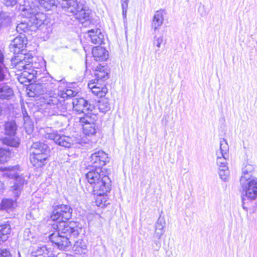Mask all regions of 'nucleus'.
<instances>
[{
  "label": "nucleus",
  "instance_id": "obj_13",
  "mask_svg": "<svg viewBox=\"0 0 257 257\" xmlns=\"http://www.w3.org/2000/svg\"><path fill=\"white\" fill-rule=\"evenodd\" d=\"M72 104L74 110L78 113H84V116L95 114V112H93V109H95L94 106L88 103V101L82 97L74 98Z\"/></svg>",
  "mask_w": 257,
  "mask_h": 257
},
{
  "label": "nucleus",
  "instance_id": "obj_16",
  "mask_svg": "<svg viewBox=\"0 0 257 257\" xmlns=\"http://www.w3.org/2000/svg\"><path fill=\"white\" fill-rule=\"evenodd\" d=\"M88 87L94 95L99 97L104 96L108 90L104 84H101L97 81L90 82L88 84Z\"/></svg>",
  "mask_w": 257,
  "mask_h": 257
},
{
  "label": "nucleus",
  "instance_id": "obj_3",
  "mask_svg": "<svg viewBox=\"0 0 257 257\" xmlns=\"http://www.w3.org/2000/svg\"><path fill=\"white\" fill-rule=\"evenodd\" d=\"M86 179L88 183L86 188L90 193H106L111 190V181L100 167L89 171L86 174Z\"/></svg>",
  "mask_w": 257,
  "mask_h": 257
},
{
  "label": "nucleus",
  "instance_id": "obj_25",
  "mask_svg": "<svg viewBox=\"0 0 257 257\" xmlns=\"http://www.w3.org/2000/svg\"><path fill=\"white\" fill-rule=\"evenodd\" d=\"M11 229L10 224L0 223V244L8 239Z\"/></svg>",
  "mask_w": 257,
  "mask_h": 257
},
{
  "label": "nucleus",
  "instance_id": "obj_33",
  "mask_svg": "<svg viewBox=\"0 0 257 257\" xmlns=\"http://www.w3.org/2000/svg\"><path fill=\"white\" fill-rule=\"evenodd\" d=\"M163 42V36L162 35H158V32L155 33L153 44L154 46H157L158 48V49L156 50V52L159 50V48H160L161 45Z\"/></svg>",
  "mask_w": 257,
  "mask_h": 257
},
{
  "label": "nucleus",
  "instance_id": "obj_32",
  "mask_svg": "<svg viewBox=\"0 0 257 257\" xmlns=\"http://www.w3.org/2000/svg\"><path fill=\"white\" fill-rule=\"evenodd\" d=\"M24 239L26 240H29L31 242L35 243V234L32 232L30 228H26L24 231L23 233Z\"/></svg>",
  "mask_w": 257,
  "mask_h": 257
},
{
  "label": "nucleus",
  "instance_id": "obj_11",
  "mask_svg": "<svg viewBox=\"0 0 257 257\" xmlns=\"http://www.w3.org/2000/svg\"><path fill=\"white\" fill-rule=\"evenodd\" d=\"M40 133L41 134L46 133L45 135L46 139L52 140L56 144L62 147L69 148L73 144L72 138L65 135L61 136L55 132H51L49 128H42L40 130Z\"/></svg>",
  "mask_w": 257,
  "mask_h": 257
},
{
  "label": "nucleus",
  "instance_id": "obj_34",
  "mask_svg": "<svg viewBox=\"0 0 257 257\" xmlns=\"http://www.w3.org/2000/svg\"><path fill=\"white\" fill-rule=\"evenodd\" d=\"M218 173L221 179L224 181H226L229 175V171L228 167L219 168Z\"/></svg>",
  "mask_w": 257,
  "mask_h": 257
},
{
  "label": "nucleus",
  "instance_id": "obj_17",
  "mask_svg": "<svg viewBox=\"0 0 257 257\" xmlns=\"http://www.w3.org/2000/svg\"><path fill=\"white\" fill-rule=\"evenodd\" d=\"M166 12L164 10H160L155 13L152 23V27L154 29V33L159 32V29L163 23L164 16Z\"/></svg>",
  "mask_w": 257,
  "mask_h": 257
},
{
  "label": "nucleus",
  "instance_id": "obj_38",
  "mask_svg": "<svg viewBox=\"0 0 257 257\" xmlns=\"http://www.w3.org/2000/svg\"><path fill=\"white\" fill-rule=\"evenodd\" d=\"M228 157H224L220 158L219 157L217 159L216 163L219 168L227 167L226 165V160Z\"/></svg>",
  "mask_w": 257,
  "mask_h": 257
},
{
  "label": "nucleus",
  "instance_id": "obj_20",
  "mask_svg": "<svg viewBox=\"0 0 257 257\" xmlns=\"http://www.w3.org/2000/svg\"><path fill=\"white\" fill-rule=\"evenodd\" d=\"M92 54L95 61H105L108 57V51L102 47L98 46L93 48Z\"/></svg>",
  "mask_w": 257,
  "mask_h": 257
},
{
  "label": "nucleus",
  "instance_id": "obj_46",
  "mask_svg": "<svg viewBox=\"0 0 257 257\" xmlns=\"http://www.w3.org/2000/svg\"><path fill=\"white\" fill-rule=\"evenodd\" d=\"M5 186L4 184L0 181V194H2L4 191Z\"/></svg>",
  "mask_w": 257,
  "mask_h": 257
},
{
  "label": "nucleus",
  "instance_id": "obj_7",
  "mask_svg": "<svg viewBox=\"0 0 257 257\" xmlns=\"http://www.w3.org/2000/svg\"><path fill=\"white\" fill-rule=\"evenodd\" d=\"M22 59L17 56L12 60V63L19 71H23L22 75L28 80L34 79L38 76L39 71L31 68V63L33 58L29 56H23Z\"/></svg>",
  "mask_w": 257,
  "mask_h": 257
},
{
  "label": "nucleus",
  "instance_id": "obj_47",
  "mask_svg": "<svg viewBox=\"0 0 257 257\" xmlns=\"http://www.w3.org/2000/svg\"><path fill=\"white\" fill-rule=\"evenodd\" d=\"M204 6H200V7H199V8H198V11H199V12H200L201 10H204Z\"/></svg>",
  "mask_w": 257,
  "mask_h": 257
},
{
  "label": "nucleus",
  "instance_id": "obj_22",
  "mask_svg": "<svg viewBox=\"0 0 257 257\" xmlns=\"http://www.w3.org/2000/svg\"><path fill=\"white\" fill-rule=\"evenodd\" d=\"M166 221L164 217H160L155 224V237L160 239L165 232Z\"/></svg>",
  "mask_w": 257,
  "mask_h": 257
},
{
  "label": "nucleus",
  "instance_id": "obj_40",
  "mask_svg": "<svg viewBox=\"0 0 257 257\" xmlns=\"http://www.w3.org/2000/svg\"><path fill=\"white\" fill-rule=\"evenodd\" d=\"M129 0H121V8L122 10V17L124 19L126 17L128 3Z\"/></svg>",
  "mask_w": 257,
  "mask_h": 257
},
{
  "label": "nucleus",
  "instance_id": "obj_41",
  "mask_svg": "<svg viewBox=\"0 0 257 257\" xmlns=\"http://www.w3.org/2000/svg\"><path fill=\"white\" fill-rule=\"evenodd\" d=\"M48 76H49V75H48V76H45V77H43V78H41V79H40V78H39V79L40 80L41 84V85H42V86L43 88L45 89V90H43V92H45V93L44 94H43V96L42 97H41V99L42 100V102L43 103V104H42V105L44 107H45V109L48 110V112L49 113V110L46 108V107H47V104L44 102V99H43V97H44V96H45V95L46 94V92H47V89L45 88V87H44V84H43V83H42V81L43 79H44V78H47V77H48Z\"/></svg>",
  "mask_w": 257,
  "mask_h": 257
},
{
  "label": "nucleus",
  "instance_id": "obj_23",
  "mask_svg": "<svg viewBox=\"0 0 257 257\" xmlns=\"http://www.w3.org/2000/svg\"><path fill=\"white\" fill-rule=\"evenodd\" d=\"M14 95L12 88L6 83L0 84V99H10Z\"/></svg>",
  "mask_w": 257,
  "mask_h": 257
},
{
  "label": "nucleus",
  "instance_id": "obj_19",
  "mask_svg": "<svg viewBox=\"0 0 257 257\" xmlns=\"http://www.w3.org/2000/svg\"><path fill=\"white\" fill-rule=\"evenodd\" d=\"M88 37L94 44H101L104 40V35L99 29H91L88 31Z\"/></svg>",
  "mask_w": 257,
  "mask_h": 257
},
{
  "label": "nucleus",
  "instance_id": "obj_36",
  "mask_svg": "<svg viewBox=\"0 0 257 257\" xmlns=\"http://www.w3.org/2000/svg\"><path fill=\"white\" fill-rule=\"evenodd\" d=\"M11 18L6 13L0 14V21L2 24L8 25L11 22Z\"/></svg>",
  "mask_w": 257,
  "mask_h": 257
},
{
  "label": "nucleus",
  "instance_id": "obj_44",
  "mask_svg": "<svg viewBox=\"0 0 257 257\" xmlns=\"http://www.w3.org/2000/svg\"><path fill=\"white\" fill-rule=\"evenodd\" d=\"M0 257H12L10 251L7 249H0Z\"/></svg>",
  "mask_w": 257,
  "mask_h": 257
},
{
  "label": "nucleus",
  "instance_id": "obj_8",
  "mask_svg": "<svg viewBox=\"0 0 257 257\" xmlns=\"http://www.w3.org/2000/svg\"><path fill=\"white\" fill-rule=\"evenodd\" d=\"M66 11L69 16H74L82 23L89 19L91 11L78 1H70L66 3Z\"/></svg>",
  "mask_w": 257,
  "mask_h": 257
},
{
  "label": "nucleus",
  "instance_id": "obj_31",
  "mask_svg": "<svg viewBox=\"0 0 257 257\" xmlns=\"http://www.w3.org/2000/svg\"><path fill=\"white\" fill-rule=\"evenodd\" d=\"M16 203L12 199H5L2 201L1 208L2 209H9L13 208Z\"/></svg>",
  "mask_w": 257,
  "mask_h": 257
},
{
  "label": "nucleus",
  "instance_id": "obj_6",
  "mask_svg": "<svg viewBox=\"0 0 257 257\" xmlns=\"http://www.w3.org/2000/svg\"><path fill=\"white\" fill-rule=\"evenodd\" d=\"M30 161L36 167H41L46 164L49 156L50 149L47 144L43 142L34 143L31 149Z\"/></svg>",
  "mask_w": 257,
  "mask_h": 257
},
{
  "label": "nucleus",
  "instance_id": "obj_1",
  "mask_svg": "<svg viewBox=\"0 0 257 257\" xmlns=\"http://www.w3.org/2000/svg\"><path fill=\"white\" fill-rule=\"evenodd\" d=\"M42 83L47 89L46 94L43 97L44 102L47 104L46 108L49 110L50 115H63L66 111L64 104L65 99L69 97L74 96L76 92L69 88L55 92L59 82L48 76L42 80Z\"/></svg>",
  "mask_w": 257,
  "mask_h": 257
},
{
  "label": "nucleus",
  "instance_id": "obj_15",
  "mask_svg": "<svg viewBox=\"0 0 257 257\" xmlns=\"http://www.w3.org/2000/svg\"><path fill=\"white\" fill-rule=\"evenodd\" d=\"M107 162H108L107 154L101 150L95 152L90 158V163L93 165L94 168H101Z\"/></svg>",
  "mask_w": 257,
  "mask_h": 257
},
{
  "label": "nucleus",
  "instance_id": "obj_14",
  "mask_svg": "<svg viewBox=\"0 0 257 257\" xmlns=\"http://www.w3.org/2000/svg\"><path fill=\"white\" fill-rule=\"evenodd\" d=\"M96 116L94 114L86 115L80 118V122L82 125L83 132L86 136H93L96 133L95 122Z\"/></svg>",
  "mask_w": 257,
  "mask_h": 257
},
{
  "label": "nucleus",
  "instance_id": "obj_12",
  "mask_svg": "<svg viewBox=\"0 0 257 257\" xmlns=\"http://www.w3.org/2000/svg\"><path fill=\"white\" fill-rule=\"evenodd\" d=\"M17 126L15 121H8L5 125V134L7 137L3 139V143L8 146L18 147L19 146V140L15 137Z\"/></svg>",
  "mask_w": 257,
  "mask_h": 257
},
{
  "label": "nucleus",
  "instance_id": "obj_2",
  "mask_svg": "<svg viewBox=\"0 0 257 257\" xmlns=\"http://www.w3.org/2000/svg\"><path fill=\"white\" fill-rule=\"evenodd\" d=\"M21 11L20 15L28 19L18 24L16 30L20 35L23 33L35 32L40 27H45L44 22L46 16L41 12H38L37 8L34 6H27L26 2L24 5H20L19 8Z\"/></svg>",
  "mask_w": 257,
  "mask_h": 257
},
{
  "label": "nucleus",
  "instance_id": "obj_28",
  "mask_svg": "<svg viewBox=\"0 0 257 257\" xmlns=\"http://www.w3.org/2000/svg\"><path fill=\"white\" fill-rule=\"evenodd\" d=\"M50 251L47 248L46 246L44 244L37 245L33 247V249L32 251L33 256H38L40 255H48Z\"/></svg>",
  "mask_w": 257,
  "mask_h": 257
},
{
  "label": "nucleus",
  "instance_id": "obj_48",
  "mask_svg": "<svg viewBox=\"0 0 257 257\" xmlns=\"http://www.w3.org/2000/svg\"><path fill=\"white\" fill-rule=\"evenodd\" d=\"M87 58H88L87 56L86 55V61H85V63H86V67L87 66V65H88V63H89Z\"/></svg>",
  "mask_w": 257,
  "mask_h": 257
},
{
  "label": "nucleus",
  "instance_id": "obj_50",
  "mask_svg": "<svg viewBox=\"0 0 257 257\" xmlns=\"http://www.w3.org/2000/svg\"><path fill=\"white\" fill-rule=\"evenodd\" d=\"M32 214V212H30V215H31Z\"/></svg>",
  "mask_w": 257,
  "mask_h": 257
},
{
  "label": "nucleus",
  "instance_id": "obj_24",
  "mask_svg": "<svg viewBox=\"0 0 257 257\" xmlns=\"http://www.w3.org/2000/svg\"><path fill=\"white\" fill-rule=\"evenodd\" d=\"M94 107L95 109H93V112H95L96 108L102 113H106L110 109V104L109 103L108 99L106 98H103L98 100L96 106H94Z\"/></svg>",
  "mask_w": 257,
  "mask_h": 257
},
{
  "label": "nucleus",
  "instance_id": "obj_30",
  "mask_svg": "<svg viewBox=\"0 0 257 257\" xmlns=\"http://www.w3.org/2000/svg\"><path fill=\"white\" fill-rule=\"evenodd\" d=\"M40 6L46 9L49 10L52 6L56 5V0H38Z\"/></svg>",
  "mask_w": 257,
  "mask_h": 257
},
{
  "label": "nucleus",
  "instance_id": "obj_9",
  "mask_svg": "<svg viewBox=\"0 0 257 257\" xmlns=\"http://www.w3.org/2000/svg\"><path fill=\"white\" fill-rule=\"evenodd\" d=\"M16 166L11 167H1L0 171L5 172L4 175L10 178L14 179V184L11 187V191L17 200L21 193L25 183L23 177L19 176L16 170Z\"/></svg>",
  "mask_w": 257,
  "mask_h": 257
},
{
  "label": "nucleus",
  "instance_id": "obj_49",
  "mask_svg": "<svg viewBox=\"0 0 257 257\" xmlns=\"http://www.w3.org/2000/svg\"><path fill=\"white\" fill-rule=\"evenodd\" d=\"M205 15V14L201 13V16H204V15Z\"/></svg>",
  "mask_w": 257,
  "mask_h": 257
},
{
  "label": "nucleus",
  "instance_id": "obj_21",
  "mask_svg": "<svg viewBox=\"0 0 257 257\" xmlns=\"http://www.w3.org/2000/svg\"><path fill=\"white\" fill-rule=\"evenodd\" d=\"M253 167L251 165H245L242 170V174L240 178V184L248 182L251 179H257L252 176Z\"/></svg>",
  "mask_w": 257,
  "mask_h": 257
},
{
  "label": "nucleus",
  "instance_id": "obj_37",
  "mask_svg": "<svg viewBox=\"0 0 257 257\" xmlns=\"http://www.w3.org/2000/svg\"><path fill=\"white\" fill-rule=\"evenodd\" d=\"M9 153L5 149L0 148V163H4L7 161Z\"/></svg>",
  "mask_w": 257,
  "mask_h": 257
},
{
  "label": "nucleus",
  "instance_id": "obj_27",
  "mask_svg": "<svg viewBox=\"0 0 257 257\" xmlns=\"http://www.w3.org/2000/svg\"><path fill=\"white\" fill-rule=\"evenodd\" d=\"M72 249L76 253H85L87 250L85 242L82 239H78L75 242Z\"/></svg>",
  "mask_w": 257,
  "mask_h": 257
},
{
  "label": "nucleus",
  "instance_id": "obj_35",
  "mask_svg": "<svg viewBox=\"0 0 257 257\" xmlns=\"http://www.w3.org/2000/svg\"><path fill=\"white\" fill-rule=\"evenodd\" d=\"M4 59V54L0 50V81H3L5 77V65L3 64Z\"/></svg>",
  "mask_w": 257,
  "mask_h": 257
},
{
  "label": "nucleus",
  "instance_id": "obj_43",
  "mask_svg": "<svg viewBox=\"0 0 257 257\" xmlns=\"http://www.w3.org/2000/svg\"><path fill=\"white\" fill-rule=\"evenodd\" d=\"M3 3L7 7H13L17 3V0H2Z\"/></svg>",
  "mask_w": 257,
  "mask_h": 257
},
{
  "label": "nucleus",
  "instance_id": "obj_4",
  "mask_svg": "<svg viewBox=\"0 0 257 257\" xmlns=\"http://www.w3.org/2000/svg\"><path fill=\"white\" fill-rule=\"evenodd\" d=\"M58 230L49 235L50 240L55 244L58 248L65 249L71 244V238H75L79 234L77 227L71 224L63 223L57 226Z\"/></svg>",
  "mask_w": 257,
  "mask_h": 257
},
{
  "label": "nucleus",
  "instance_id": "obj_18",
  "mask_svg": "<svg viewBox=\"0 0 257 257\" xmlns=\"http://www.w3.org/2000/svg\"><path fill=\"white\" fill-rule=\"evenodd\" d=\"M25 35H19L14 39L9 46L11 51L14 53H18L25 44Z\"/></svg>",
  "mask_w": 257,
  "mask_h": 257
},
{
  "label": "nucleus",
  "instance_id": "obj_5",
  "mask_svg": "<svg viewBox=\"0 0 257 257\" xmlns=\"http://www.w3.org/2000/svg\"><path fill=\"white\" fill-rule=\"evenodd\" d=\"M241 190V201L243 209L245 211L257 206V179L240 184Z\"/></svg>",
  "mask_w": 257,
  "mask_h": 257
},
{
  "label": "nucleus",
  "instance_id": "obj_42",
  "mask_svg": "<svg viewBox=\"0 0 257 257\" xmlns=\"http://www.w3.org/2000/svg\"><path fill=\"white\" fill-rule=\"evenodd\" d=\"M31 68L34 69L35 70L39 71L38 72V76L37 77H34V78L37 79V78H39V75L41 74V68H39V66H40L39 64H37V63L35 62L33 63V61L31 63Z\"/></svg>",
  "mask_w": 257,
  "mask_h": 257
},
{
  "label": "nucleus",
  "instance_id": "obj_39",
  "mask_svg": "<svg viewBox=\"0 0 257 257\" xmlns=\"http://www.w3.org/2000/svg\"><path fill=\"white\" fill-rule=\"evenodd\" d=\"M229 147L225 139H222L220 142V151L224 152L223 153L227 154Z\"/></svg>",
  "mask_w": 257,
  "mask_h": 257
},
{
  "label": "nucleus",
  "instance_id": "obj_26",
  "mask_svg": "<svg viewBox=\"0 0 257 257\" xmlns=\"http://www.w3.org/2000/svg\"><path fill=\"white\" fill-rule=\"evenodd\" d=\"M94 75L97 82L99 80H106L108 78L107 71L105 67L103 66L99 65L97 66Z\"/></svg>",
  "mask_w": 257,
  "mask_h": 257
},
{
  "label": "nucleus",
  "instance_id": "obj_10",
  "mask_svg": "<svg viewBox=\"0 0 257 257\" xmlns=\"http://www.w3.org/2000/svg\"><path fill=\"white\" fill-rule=\"evenodd\" d=\"M72 209L70 206L67 205H59L56 206L52 212L51 218L53 221L57 222L59 224L56 226H60L63 225V223L71 224L74 226V223L66 222V220H69L72 216Z\"/></svg>",
  "mask_w": 257,
  "mask_h": 257
},
{
  "label": "nucleus",
  "instance_id": "obj_29",
  "mask_svg": "<svg viewBox=\"0 0 257 257\" xmlns=\"http://www.w3.org/2000/svg\"><path fill=\"white\" fill-rule=\"evenodd\" d=\"M94 195H96V198L95 199V203L96 205L98 207H103L105 206L107 203V197L105 195L106 193H92Z\"/></svg>",
  "mask_w": 257,
  "mask_h": 257
},
{
  "label": "nucleus",
  "instance_id": "obj_45",
  "mask_svg": "<svg viewBox=\"0 0 257 257\" xmlns=\"http://www.w3.org/2000/svg\"><path fill=\"white\" fill-rule=\"evenodd\" d=\"M224 152L220 151L219 152H217L216 155H217V159L218 158V157H228V154L226 153H223Z\"/></svg>",
  "mask_w": 257,
  "mask_h": 257
}]
</instances>
